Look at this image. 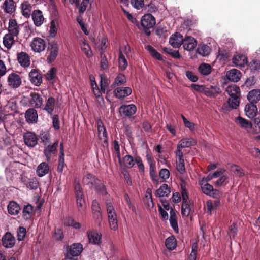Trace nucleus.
I'll return each instance as SVG.
<instances>
[{"mask_svg":"<svg viewBox=\"0 0 260 260\" xmlns=\"http://www.w3.org/2000/svg\"><path fill=\"white\" fill-rule=\"evenodd\" d=\"M9 34L14 36H17L19 33V26L15 19H10L9 22Z\"/></svg>","mask_w":260,"mask_h":260,"instance_id":"obj_27","label":"nucleus"},{"mask_svg":"<svg viewBox=\"0 0 260 260\" xmlns=\"http://www.w3.org/2000/svg\"><path fill=\"white\" fill-rule=\"evenodd\" d=\"M101 180L91 173H88L85 175L82 180L83 183L89 186L90 188H95L100 183Z\"/></svg>","mask_w":260,"mask_h":260,"instance_id":"obj_7","label":"nucleus"},{"mask_svg":"<svg viewBox=\"0 0 260 260\" xmlns=\"http://www.w3.org/2000/svg\"><path fill=\"white\" fill-rule=\"evenodd\" d=\"M244 111L246 115L249 118H252L256 116L258 112V109L255 104H253L249 102V103L245 105Z\"/></svg>","mask_w":260,"mask_h":260,"instance_id":"obj_19","label":"nucleus"},{"mask_svg":"<svg viewBox=\"0 0 260 260\" xmlns=\"http://www.w3.org/2000/svg\"><path fill=\"white\" fill-rule=\"evenodd\" d=\"M30 81L36 86H39L42 82L41 74L36 70L32 69L29 74Z\"/></svg>","mask_w":260,"mask_h":260,"instance_id":"obj_21","label":"nucleus"},{"mask_svg":"<svg viewBox=\"0 0 260 260\" xmlns=\"http://www.w3.org/2000/svg\"><path fill=\"white\" fill-rule=\"evenodd\" d=\"M126 82L125 76L122 74H118L115 78L114 82L111 85L112 88H115L117 86L124 84Z\"/></svg>","mask_w":260,"mask_h":260,"instance_id":"obj_43","label":"nucleus"},{"mask_svg":"<svg viewBox=\"0 0 260 260\" xmlns=\"http://www.w3.org/2000/svg\"><path fill=\"white\" fill-rule=\"evenodd\" d=\"M237 227L235 223H232L229 227V234L231 237L234 238L237 234Z\"/></svg>","mask_w":260,"mask_h":260,"instance_id":"obj_63","label":"nucleus"},{"mask_svg":"<svg viewBox=\"0 0 260 260\" xmlns=\"http://www.w3.org/2000/svg\"><path fill=\"white\" fill-rule=\"evenodd\" d=\"M30 46L32 50L35 52H41L44 50L46 47V43L43 39L36 37L34 38Z\"/></svg>","mask_w":260,"mask_h":260,"instance_id":"obj_9","label":"nucleus"},{"mask_svg":"<svg viewBox=\"0 0 260 260\" xmlns=\"http://www.w3.org/2000/svg\"><path fill=\"white\" fill-rule=\"evenodd\" d=\"M184 38L179 32H175L169 39V43L173 48H179L182 44Z\"/></svg>","mask_w":260,"mask_h":260,"instance_id":"obj_14","label":"nucleus"},{"mask_svg":"<svg viewBox=\"0 0 260 260\" xmlns=\"http://www.w3.org/2000/svg\"><path fill=\"white\" fill-rule=\"evenodd\" d=\"M247 98L249 103L256 105L260 101V89L251 90L248 92Z\"/></svg>","mask_w":260,"mask_h":260,"instance_id":"obj_23","label":"nucleus"},{"mask_svg":"<svg viewBox=\"0 0 260 260\" xmlns=\"http://www.w3.org/2000/svg\"><path fill=\"white\" fill-rule=\"evenodd\" d=\"M170 214L169 221L171 226L176 233H178L179 228L178 225L177 217L173 208H171Z\"/></svg>","mask_w":260,"mask_h":260,"instance_id":"obj_26","label":"nucleus"},{"mask_svg":"<svg viewBox=\"0 0 260 260\" xmlns=\"http://www.w3.org/2000/svg\"><path fill=\"white\" fill-rule=\"evenodd\" d=\"M49 167L46 162H41L37 168L36 172L38 176L42 177L48 173Z\"/></svg>","mask_w":260,"mask_h":260,"instance_id":"obj_30","label":"nucleus"},{"mask_svg":"<svg viewBox=\"0 0 260 260\" xmlns=\"http://www.w3.org/2000/svg\"><path fill=\"white\" fill-rule=\"evenodd\" d=\"M7 82L8 85L13 88L19 87L22 83L21 78L19 75L15 73H12L9 75Z\"/></svg>","mask_w":260,"mask_h":260,"instance_id":"obj_6","label":"nucleus"},{"mask_svg":"<svg viewBox=\"0 0 260 260\" xmlns=\"http://www.w3.org/2000/svg\"><path fill=\"white\" fill-rule=\"evenodd\" d=\"M240 103V98H229L228 104L230 107L233 109H236Z\"/></svg>","mask_w":260,"mask_h":260,"instance_id":"obj_52","label":"nucleus"},{"mask_svg":"<svg viewBox=\"0 0 260 260\" xmlns=\"http://www.w3.org/2000/svg\"><path fill=\"white\" fill-rule=\"evenodd\" d=\"M115 96L118 99H122L129 95L132 93V89L129 87H118L114 90Z\"/></svg>","mask_w":260,"mask_h":260,"instance_id":"obj_18","label":"nucleus"},{"mask_svg":"<svg viewBox=\"0 0 260 260\" xmlns=\"http://www.w3.org/2000/svg\"><path fill=\"white\" fill-rule=\"evenodd\" d=\"M14 37V36L9 34H6L4 37L3 44L5 47H6L8 49H11V48L15 43Z\"/></svg>","mask_w":260,"mask_h":260,"instance_id":"obj_37","label":"nucleus"},{"mask_svg":"<svg viewBox=\"0 0 260 260\" xmlns=\"http://www.w3.org/2000/svg\"><path fill=\"white\" fill-rule=\"evenodd\" d=\"M232 62L236 67H244L247 64V57L243 54H238L233 57Z\"/></svg>","mask_w":260,"mask_h":260,"instance_id":"obj_25","label":"nucleus"},{"mask_svg":"<svg viewBox=\"0 0 260 260\" xmlns=\"http://www.w3.org/2000/svg\"><path fill=\"white\" fill-rule=\"evenodd\" d=\"M236 122L240 125V126L245 129L251 128L252 127V123L247 120L238 116L236 120Z\"/></svg>","mask_w":260,"mask_h":260,"instance_id":"obj_38","label":"nucleus"},{"mask_svg":"<svg viewBox=\"0 0 260 260\" xmlns=\"http://www.w3.org/2000/svg\"><path fill=\"white\" fill-rule=\"evenodd\" d=\"M33 211L34 207L31 205L28 204L25 205L22 211L23 219L25 220H29L33 215Z\"/></svg>","mask_w":260,"mask_h":260,"instance_id":"obj_32","label":"nucleus"},{"mask_svg":"<svg viewBox=\"0 0 260 260\" xmlns=\"http://www.w3.org/2000/svg\"><path fill=\"white\" fill-rule=\"evenodd\" d=\"M55 103V99L52 96L49 97L47 100L44 110L47 111L48 114L51 115L54 109Z\"/></svg>","mask_w":260,"mask_h":260,"instance_id":"obj_36","label":"nucleus"},{"mask_svg":"<svg viewBox=\"0 0 260 260\" xmlns=\"http://www.w3.org/2000/svg\"><path fill=\"white\" fill-rule=\"evenodd\" d=\"M56 69L53 67L50 69L46 75V78L47 80L50 81L53 80L56 76Z\"/></svg>","mask_w":260,"mask_h":260,"instance_id":"obj_60","label":"nucleus"},{"mask_svg":"<svg viewBox=\"0 0 260 260\" xmlns=\"http://www.w3.org/2000/svg\"><path fill=\"white\" fill-rule=\"evenodd\" d=\"M26 230L24 227L20 226L17 231V239L18 240L23 241L26 236Z\"/></svg>","mask_w":260,"mask_h":260,"instance_id":"obj_57","label":"nucleus"},{"mask_svg":"<svg viewBox=\"0 0 260 260\" xmlns=\"http://www.w3.org/2000/svg\"><path fill=\"white\" fill-rule=\"evenodd\" d=\"M226 77L230 81L237 82L241 79V73L236 69H233L227 72Z\"/></svg>","mask_w":260,"mask_h":260,"instance_id":"obj_24","label":"nucleus"},{"mask_svg":"<svg viewBox=\"0 0 260 260\" xmlns=\"http://www.w3.org/2000/svg\"><path fill=\"white\" fill-rule=\"evenodd\" d=\"M87 235L89 243L94 245H100L101 243L102 234L96 231H88Z\"/></svg>","mask_w":260,"mask_h":260,"instance_id":"obj_11","label":"nucleus"},{"mask_svg":"<svg viewBox=\"0 0 260 260\" xmlns=\"http://www.w3.org/2000/svg\"><path fill=\"white\" fill-rule=\"evenodd\" d=\"M81 48L82 51H83L87 57L90 58L92 56V51L88 44H87L85 42H83Z\"/></svg>","mask_w":260,"mask_h":260,"instance_id":"obj_47","label":"nucleus"},{"mask_svg":"<svg viewBox=\"0 0 260 260\" xmlns=\"http://www.w3.org/2000/svg\"><path fill=\"white\" fill-rule=\"evenodd\" d=\"M107 212L108 214V219L116 216V214L113 206L111 203H106Z\"/></svg>","mask_w":260,"mask_h":260,"instance_id":"obj_55","label":"nucleus"},{"mask_svg":"<svg viewBox=\"0 0 260 260\" xmlns=\"http://www.w3.org/2000/svg\"><path fill=\"white\" fill-rule=\"evenodd\" d=\"M7 209L8 213L12 215H17L21 210L19 205L15 201L10 202L8 205Z\"/></svg>","mask_w":260,"mask_h":260,"instance_id":"obj_31","label":"nucleus"},{"mask_svg":"<svg viewBox=\"0 0 260 260\" xmlns=\"http://www.w3.org/2000/svg\"><path fill=\"white\" fill-rule=\"evenodd\" d=\"M25 117L28 123H36L38 120L37 111L34 108H29L26 111Z\"/></svg>","mask_w":260,"mask_h":260,"instance_id":"obj_20","label":"nucleus"},{"mask_svg":"<svg viewBox=\"0 0 260 260\" xmlns=\"http://www.w3.org/2000/svg\"><path fill=\"white\" fill-rule=\"evenodd\" d=\"M67 224L75 229H79L81 227V224L76 222L73 218L69 217L67 219Z\"/></svg>","mask_w":260,"mask_h":260,"instance_id":"obj_54","label":"nucleus"},{"mask_svg":"<svg viewBox=\"0 0 260 260\" xmlns=\"http://www.w3.org/2000/svg\"><path fill=\"white\" fill-rule=\"evenodd\" d=\"M229 98H240L241 92L239 87L236 85L229 86L226 89Z\"/></svg>","mask_w":260,"mask_h":260,"instance_id":"obj_34","label":"nucleus"},{"mask_svg":"<svg viewBox=\"0 0 260 260\" xmlns=\"http://www.w3.org/2000/svg\"><path fill=\"white\" fill-rule=\"evenodd\" d=\"M230 168L231 170L234 173L236 176L242 177L244 175V172L243 169L239 166L232 164Z\"/></svg>","mask_w":260,"mask_h":260,"instance_id":"obj_48","label":"nucleus"},{"mask_svg":"<svg viewBox=\"0 0 260 260\" xmlns=\"http://www.w3.org/2000/svg\"><path fill=\"white\" fill-rule=\"evenodd\" d=\"M137 111L136 106L134 104L122 105L119 108V112L122 116L130 117Z\"/></svg>","mask_w":260,"mask_h":260,"instance_id":"obj_4","label":"nucleus"},{"mask_svg":"<svg viewBox=\"0 0 260 260\" xmlns=\"http://www.w3.org/2000/svg\"><path fill=\"white\" fill-rule=\"evenodd\" d=\"M31 17L36 26H40L43 24L44 18L41 10H35L31 14Z\"/></svg>","mask_w":260,"mask_h":260,"instance_id":"obj_22","label":"nucleus"},{"mask_svg":"<svg viewBox=\"0 0 260 260\" xmlns=\"http://www.w3.org/2000/svg\"><path fill=\"white\" fill-rule=\"evenodd\" d=\"M147 50L150 53L152 57L158 59V60H162L163 58L162 55L158 52L156 51L153 47L151 45H147L146 47Z\"/></svg>","mask_w":260,"mask_h":260,"instance_id":"obj_42","label":"nucleus"},{"mask_svg":"<svg viewBox=\"0 0 260 260\" xmlns=\"http://www.w3.org/2000/svg\"><path fill=\"white\" fill-rule=\"evenodd\" d=\"M59 53V45L55 41H50L48 43L47 49V59L48 64H51L55 61L58 56Z\"/></svg>","mask_w":260,"mask_h":260,"instance_id":"obj_3","label":"nucleus"},{"mask_svg":"<svg viewBox=\"0 0 260 260\" xmlns=\"http://www.w3.org/2000/svg\"><path fill=\"white\" fill-rule=\"evenodd\" d=\"M249 67L252 71H257L260 70V59H253L249 64Z\"/></svg>","mask_w":260,"mask_h":260,"instance_id":"obj_59","label":"nucleus"},{"mask_svg":"<svg viewBox=\"0 0 260 260\" xmlns=\"http://www.w3.org/2000/svg\"><path fill=\"white\" fill-rule=\"evenodd\" d=\"M256 81L257 79L253 76H250L246 79L242 87L245 86L247 88H250L256 83Z\"/></svg>","mask_w":260,"mask_h":260,"instance_id":"obj_58","label":"nucleus"},{"mask_svg":"<svg viewBox=\"0 0 260 260\" xmlns=\"http://www.w3.org/2000/svg\"><path fill=\"white\" fill-rule=\"evenodd\" d=\"M39 137L41 139V142L43 143L44 146L51 143L50 136L49 132L42 131L40 132Z\"/></svg>","mask_w":260,"mask_h":260,"instance_id":"obj_44","label":"nucleus"},{"mask_svg":"<svg viewBox=\"0 0 260 260\" xmlns=\"http://www.w3.org/2000/svg\"><path fill=\"white\" fill-rule=\"evenodd\" d=\"M193 212V207L189 204L188 201H182L181 207V214L182 216L187 217L191 213Z\"/></svg>","mask_w":260,"mask_h":260,"instance_id":"obj_29","label":"nucleus"},{"mask_svg":"<svg viewBox=\"0 0 260 260\" xmlns=\"http://www.w3.org/2000/svg\"><path fill=\"white\" fill-rule=\"evenodd\" d=\"M17 59L21 66L26 68L30 66V57L27 53L24 52L18 53Z\"/></svg>","mask_w":260,"mask_h":260,"instance_id":"obj_16","label":"nucleus"},{"mask_svg":"<svg viewBox=\"0 0 260 260\" xmlns=\"http://www.w3.org/2000/svg\"><path fill=\"white\" fill-rule=\"evenodd\" d=\"M100 67L103 70H107L109 68L108 59L105 53H100Z\"/></svg>","mask_w":260,"mask_h":260,"instance_id":"obj_50","label":"nucleus"},{"mask_svg":"<svg viewBox=\"0 0 260 260\" xmlns=\"http://www.w3.org/2000/svg\"><path fill=\"white\" fill-rule=\"evenodd\" d=\"M118 60L120 68L123 70H125L127 67V62L125 56L121 51L119 52Z\"/></svg>","mask_w":260,"mask_h":260,"instance_id":"obj_49","label":"nucleus"},{"mask_svg":"<svg viewBox=\"0 0 260 260\" xmlns=\"http://www.w3.org/2000/svg\"><path fill=\"white\" fill-rule=\"evenodd\" d=\"M135 158L130 155H126L123 157V161L125 164V166L127 168L133 167L134 164Z\"/></svg>","mask_w":260,"mask_h":260,"instance_id":"obj_53","label":"nucleus"},{"mask_svg":"<svg viewBox=\"0 0 260 260\" xmlns=\"http://www.w3.org/2000/svg\"><path fill=\"white\" fill-rule=\"evenodd\" d=\"M29 101L30 104L35 108H41L43 105V98L40 94L35 92L30 93Z\"/></svg>","mask_w":260,"mask_h":260,"instance_id":"obj_10","label":"nucleus"},{"mask_svg":"<svg viewBox=\"0 0 260 260\" xmlns=\"http://www.w3.org/2000/svg\"><path fill=\"white\" fill-rule=\"evenodd\" d=\"M3 7L6 13L12 14L16 10V5L13 0H5Z\"/></svg>","mask_w":260,"mask_h":260,"instance_id":"obj_33","label":"nucleus"},{"mask_svg":"<svg viewBox=\"0 0 260 260\" xmlns=\"http://www.w3.org/2000/svg\"><path fill=\"white\" fill-rule=\"evenodd\" d=\"M202 190L204 193L206 195H211L212 190H213V187L211 184L206 183L203 185V183L201 184Z\"/></svg>","mask_w":260,"mask_h":260,"instance_id":"obj_56","label":"nucleus"},{"mask_svg":"<svg viewBox=\"0 0 260 260\" xmlns=\"http://www.w3.org/2000/svg\"><path fill=\"white\" fill-rule=\"evenodd\" d=\"M252 127L251 128H253L255 133L260 132V118H255L253 122L252 123Z\"/></svg>","mask_w":260,"mask_h":260,"instance_id":"obj_64","label":"nucleus"},{"mask_svg":"<svg viewBox=\"0 0 260 260\" xmlns=\"http://www.w3.org/2000/svg\"><path fill=\"white\" fill-rule=\"evenodd\" d=\"M74 190L78 210L81 214H83L85 211V201L83 193V189L78 181H75Z\"/></svg>","mask_w":260,"mask_h":260,"instance_id":"obj_1","label":"nucleus"},{"mask_svg":"<svg viewBox=\"0 0 260 260\" xmlns=\"http://www.w3.org/2000/svg\"><path fill=\"white\" fill-rule=\"evenodd\" d=\"M220 88L217 86H205L204 94L208 96L215 97L220 92Z\"/></svg>","mask_w":260,"mask_h":260,"instance_id":"obj_28","label":"nucleus"},{"mask_svg":"<svg viewBox=\"0 0 260 260\" xmlns=\"http://www.w3.org/2000/svg\"><path fill=\"white\" fill-rule=\"evenodd\" d=\"M31 8V5L27 1H25L21 4L22 13L25 17H30Z\"/></svg>","mask_w":260,"mask_h":260,"instance_id":"obj_39","label":"nucleus"},{"mask_svg":"<svg viewBox=\"0 0 260 260\" xmlns=\"http://www.w3.org/2000/svg\"><path fill=\"white\" fill-rule=\"evenodd\" d=\"M99 184L96 185L94 189L97 191V192L103 196H105L107 194V191L106 190V188L105 186L102 183L101 181L100 182Z\"/></svg>","mask_w":260,"mask_h":260,"instance_id":"obj_62","label":"nucleus"},{"mask_svg":"<svg viewBox=\"0 0 260 260\" xmlns=\"http://www.w3.org/2000/svg\"><path fill=\"white\" fill-rule=\"evenodd\" d=\"M199 71L204 75H208L211 72V67L207 63H202L198 68Z\"/></svg>","mask_w":260,"mask_h":260,"instance_id":"obj_46","label":"nucleus"},{"mask_svg":"<svg viewBox=\"0 0 260 260\" xmlns=\"http://www.w3.org/2000/svg\"><path fill=\"white\" fill-rule=\"evenodd\" d=\"M163 50L166 53L170 55L174 58L179 59L181 57V55L178 50H174L170 47H164Z\"/></svg>","mask_w":260,"mask_h":260,"instance_id":"obj_45","label":"nucleus"},{"mask_svg":"<svg viewBox=\"0 0 260 260\" xmlns=\"http://www.w3.org/2000/svg\"><path fill=\"white\" fill-rule=\"evenodd\" d=\"M210 51V47L205 44H200L197 50V52L203 56H208Z\"/></svg>","mask_w":260,"mask_h":260,"instance_id":"obj_41","label":"nucleus"},{"mask_svg":"<svg viewBox=\"0 0 260 260\" xmlns=\"http://www.w3.org/2000/svg\"><path fill=\"white\" fill-rule=\"evenodd\" d=\"M165 245L167 249L173 250L177 246L176 239L174 236H171L167 238L165 241Z\"/></svg>","mask_w":260,"mask_h":260,"instance_id":"obj_40","label":"nucleus"},{"mask_svg":"<svg viewBox=\"0 0 260 260\" xmlns=\"http://www.w3.org/2000/svg\"><path fill=\"white\" fill-rule=\"evenodd\" d=\"M183 48L187 51H192L197 46V41L191 36H186L182 43Z\"/></svg>","mask_w":260,"mask_h":260,"instance_id":"obj_15","label":"nucleus"},{"mask_svg":"<svg viewBox=\"0 0 260 260\" xmlns=\"http://www.w3.org/2000/svg\"><path fill=\"white\" fill-rule=\"evenodd\" d=\"M171 192L169 185L167 184H163L155 192V196L159 198L168 197Z\"/></svg>","mask_w":260,"mask_h":260,"instance_id":"obj_17","label":"nucleus"},{"mask_svg":"<svg viewBox=\"0 0 260 260\" xmlns=\"http://www.w3.org/2000/svg\"><path fill=\"white\" fill-rule=\"evenodd\" d=\"M181 193L182 198V201H188V194L186 188V183L185 182H182L180 184Z\"/></svg>","mask_w":260,"mask_h":260,"instance_id":"obj_51","label":"nucleus"},{"mask_svg":"<svg viewBox=\"0 0 260 260\" xmlns=\"http://www.w3.org/2000/svg\"><path fill=\"white\" fill-rule=\"evenodd\" d=\"M141 24L143 27H153L156 24L155 18L151 14H145L141 19Z\"/></svg>","mask_w":260,"mask_h":260,"instance_id":"obj_13","label":"nucleus"},{"mask_svg":"<svg viewBox=\"0 0 260 260\" xmlns=\"http://www.w3.org/2000/svg\"><path fill=\"white\" fill-rule=\"evenodd\" d=\"M58 146V141H56L52 145L49 143L46 146H44V154L46 157L47 161H49L52 155H55L57 151V148Z\"/></svg>","mask_w":260,"mask_h":260,"instance_id":"obj_5","label":"nucleus"},{"mask_svg":"<svg viewBox=\"0 0 260 260\" xmlns=\"http://www.w3.org/2000/svg\"><path fill=\"white\" fill-rule=\"evenodd\" d=\"M107 42V39L106 38H102L101 40V43L98 46V49L100 51V53H105L106 52V50L107 48L106 43Z\"/></svg>","mask_w":260,"mask_h":260,"instance_id":"obj_61","label":"nucleus"},{"mask_svg":"<svg viewBox=\"0 0 260 260\" xmlns=\"http://www.w3.org/2000/svg\"><path fill=\"white\" fill-rule=\"evenodd\" d=\"M15 238L11 233L7 232L2 238V245L7 248L13 247L15 244Z\"/></svg>","mask_w":260,"mask_h":260,"instance_id":"obj_12","label":"nucleus"},{"mask_svg":"<svg viewBox=\"0 0 260 260\" xmlns=\"http://www.w3.org/2000/svg\"><path fill=\"white\" fill-rule=\"evenodd\" d=\"M196 143V141L193 138H183L179 141L178 145L180 146L181 148H184L194 146Z\"/></svg>","mask_w":260,"mask_h":260,"instance_id":"obj_35","label":"nucleus"},{"mask_svg":"<svg viewBox=\"0 0 260 260\" xmlns=\"http://www.w3.org/2000/svg\"><path fill=\"white\" fill-rule=\"evenodd\" d=\"M83 251V245L80 243H73L66 248L64 253L65 260H77L78 256Z\"/></svg>","mask_w":260,"mask_h":260,"instance_id":"obj_2","label":"nucleus"},{"mask_svg":"<svg viewBox=\"0 0 260 260\" xmlns=\"http://www.w3.org/2000/svg\"><path fill=\"white\" fill-rule=\"evenodd\" d=\"M25 144L29 147H34L38 144V138L32 132H27L23 136Z\"/></svg>","mask_w":260,"mask_h":260,"instance_id":"obj_8","label":"nucleus"}]
</instances>
